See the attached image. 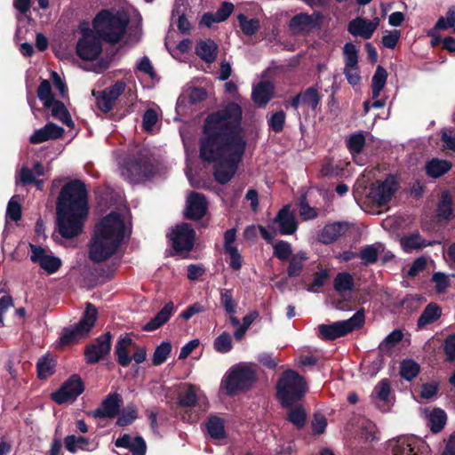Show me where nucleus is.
Wrapping results in <instances>:
<instances>
[{
	"instance_id": "nucleus-22",
	"label": "nucleus",
	"mask_w": 455,
	"mask_h": 455,
	"mask_svg": "<svg viewBox=\"0 0 455 455\" xmlns=\"http://www.w3.org/2000/svg\"><path fill=\"white\" fill-rule=\"evenodd\" d=\"M347 229L348 225L345 221L327 224L318 234L317 240L323 244H331L344 235Z\"/></svg>"
},
{
	"instance_id": "nucleus-46",
	"label": "nucleus",
	"mask_w": 455,
	"mask_h": 455,
	"mask_svg": "<svg viewBox=\"0 0 455 455\" xmlns=\"http://www.w3.org/2000/svg\"><path fill=\"white\" fill-rule=\"evenodd\" d=\"M345 68L358 69V50L353 43H347L343 48Z\"/></svg>"
},
{
	"instance_id": "nucleus-47",
	"label": "nucleus",
	"mask_w": 455,
	"mask_h": 455,
	"mask_svg": "<svg viewBox=\"0 0 455 455\" xmlns=\"http://www.w3.org/2000/svg\"><path fill=\"white\" fill-rule=\"evenodd\" d=\"M403 338V333L401 330L395 329L391 331L379 345V350L381 352H390L395 346L399 343Z\"/></svg>"
},
{
	"instance_id": "nucleus-58",
	"label": "nucleus",
	"mask_w": 455,
	"mask_h": 455,
	"mask_svg": "<svg viewBox=\"0 0 455 455\" xmlns=\"http://www.w3.org/2000/svg\"><path fill=\"white\" fill-rule=\"evenodd\" d=\"M22 216V210L20 204L15 200V196L12 197L7 204L6 217L12 221H19Z\"/></svg>"
},
{
	"instance_id": "nucleus-30",
	"label": "nucleus",
	"mask_w": 455,
	"mask_h": 455,
	"mask_svg": "<svg viewBox=\"0 0 455 455\" xmlns=\"http://www.w3.org/2000/svg\"><path fill=\"white\" fill-rule=\"evenodd\" d=\"M204 425L211 438L221 440L227 437L225 420L222 418L216 415H210Z\"/></svg>"
},
{
	"instance_id": "nucleus-2",
	"label": "nucleus",
	"mask_w": 455,
	"mask_h": 455,
	"mask_svg": "<svg viewBox=\"0 0 455 455\" xmlns=\"http://www.w3.org/2000/svg\"><path fill=\"white\" fill-rule=\"evenodd\" d=\"M129 19L120 13H113L108 9L100 11L92 20L91 29L87 23L80 25L82 36L76 46V55L83 60L92 61L100 55L102 52L101 40L116 44L124 37Z\"/></svg>"
},
{
	"instance_id": "nucleus-54",
	"label": "nucleus",
	"mask_w": 455,
	"mask_h": 455,
	"mask_svg": "<svg viewBox=\"0 0 455 455\" xmlns=\"http://www.w3.org/2000/svg\"><path fill=\"white\" fill-rule=\"evenodd\" d=\"M214 349L221 354H226L233 348L232 338L229 333L223 332L219 335L213 343Z\"/></svg>"
},
{
	"instance_id": "nucleus-34",
	"label": "nucleus",
	"mask_w": 455,
	"mask_h": 455,
	"mask_svg": "<svg viewBox=\"0 0 455 455\" xmlns=\"http://www.w3.org/2000/svg\"><path fill=\"white\" fill-rule=\"evenodd\" d=\"M453 201L448 191H443L436 206V217L439 220H451L453 209Z\"/></svg>"
},
{
	"instance_id": "nucleus-59",
	"label": "nucleus",
	"mask_w": 455,
	"mask_h": 455,
	"mask_svg": "<svg viewBox=\"0 0 455 455\" xmlns=\"http://www.w3.org/2000/svg\"><path fill=\"white\" fill-rule=\"evenodd\" d=\"M432 282L435 283V291L439 294L444 292L450 285L448 276L442 272L434 273Z\"/></svg>"
},
{
	"instance_id": "nucleus-62",
	"label": "nucleus",
	"mask_w": 455,
	"mask_h": 455,
	"mask_svg": "<svg viewBox=\"0 0 455 455\" xmlns=\"http://www.w3.org/2000/svg\"><path fill=\"white\" fill-rule=\"evenodd\" d=\"M158 121V116L156 110L148 108L145 111L142 117V126L146 132L151 131Z\"/></svg>"
},
{
	"instance_id": "nucleus-57",
	"label": "nucleus",
	"mask_w": 455,
	"mask_h": 455,
	"mask_svg": "<svg viewBox=\"0 0 455 455\" xmlns=\"http://www.w3.org/2000/svg\"><path fill=\"white\" fill-rule=\"evenodd\" d=\"M455 26V6L448 9L446 18L440 17L436 21L434 29L443 30Z\"/></svg>"
},
{
	"instance_id": "nucleus-3",
	"label": "nucleus",
	"mask_w": 455,
	"mask_h": 455,
	"mask_svg": "<svg viewBox=\"0 0 455 455\" xmlns=\"http://www.w3.org/2000/svg\"><path fill=\"white\" fill-rule=\"evenodd\" d=\"M124 236V222L116 212L100 220L95 226L89 244V259L101 263L111 258L117 251Z\"/></svg>"
},
{
	"instance_id": "nucleus-36",
	"label": "nucleus",
	"mask_w": 455,
	"mask_h": 455,
	"mask_svg": "<svg viewBox=\"0 0 455 455\" xmlns=\"http://www.w3.org/2000/svg\"><path fill=\"white\" fill-rule=\"evenodd\" d=\"M308 259L307 253L304 251H299L296 254H293L289 262L287 267V275L289 277H298L300 275L304 263Z\"/></svg>"
},
{
	"instance_id": "nucleus-25",
	"label": "nucleus",
	"mask_w": 455,
	"mask_h": 455,
	"mask_svg": "<svg viewBox=\"0 0 455 455\" xmlns=\"http://www.w3.org/2000/svg\"><path fill=\"white\" fill-rule=\"evenodd\" d=\"M348 334L342 321L334 322L331 324L318 325V337L326 341L334 340Z\"/></svg>"
},
{
	"instance_id": "nucleus-38",
	"label": "nucleus",
	"mask_w": 455,
	"mask_h": 455,
	"mask_svg": "<svg viewBox=\"0 0 455 455\" xmlns=\"http://www.w3.org/2000/svg\"><path fill=\"white\" fill-rule=\"evenodd\" d=\"M387 79V70L379 65L371 79V94L372 99H378L381 91L384 89Z\"/></svg>"
},
{
	"instance_id": "nucleus-26",
	"label": "nucleus",
	"mask_w": 455,
	"mask_h": 455,
	"mask_svg": "<svg viewBox=\"0 0 455 455\" xmlns=\"http://www.w3.org/2000/svg\"><path fill=\"white\" fill-rule=\"evenodd\" d=\"M174 309L173 302H167L164 307L142 327V330L144 331H153L157 330L169 321L174 312Z\"/></svg>"
},
{
	"instance_id": "nucleus-42",
	"label": "nucleus",
	"mask_w": 455,
	"mask_h": 455,
	"mask_svg": "<svg viewBox=\"0 0 455 455\" xmlns=\"http://www.w3.org/2000/svg\"><path fill=\"white\" fill-rule=\"evenodd\" d=\"M220 304L225 311L229 315L235 314L237 302L234 299L233 289H220Z\"/></svg>"
},
{
	"instance_id": "nucleus-32",
	"label": "nucleus",
	"mask_w": 455,
	"mask_h": 455,
	"mask_svg": "<svg viewBox=\"0 0 455 455\" xmlns=\"http://www.w3.org/2000/svg\"><path fill=\"white\" fill-rule=\"evenodd\" d=\"M451 163L448 160L433 158L425 166L426 173L433 179L443 176L451 169Z\"/></svg>"
},
{
	"instance_id": "nucleus-13",
	"label": "nucleus",
	"mask_w": 455,
	"mask_h": 455,
	"mask_svg": "<svg viewBox=\"0 0 455 455\" xmlns=\"http://www.w3.org/2000/svg\"><path fill=\"white\" fill-rule=\"evenodd\" d=\"M125 89L126 83L123 80H119L102 91H93L92 95L96 99L98 108L103 113H108L112 110L115 102L124 92Z\"/></svg>"
},
{
	"instance_id": "nucleus-29",
	"label": "nucleus",
	"mask_w": 455,
	"mask_h": 455,
	"mask_svg": "<svg viewBox=\"0 0 455 455\" xmlns=\"http://www.w3.org/2000/svg\"><path fill=\"white\" fill-rule=\"evenodd\" d=\"M274 93V86L268 81L259 82L252 90V100L259 106H264L270 101Z\"/></svg>"
},
{
	"instance_id": "nucleus-45",
	"label": "nucleus",
	"mask_w": 455,
	"mask_h": 455,
	"mask_svg": "<svg viewBox=\"0 0 455 455\" xmlns=\"http://www.w3.org/2000/svg\"><path fill=\"white\" fill-rule=\"evenodd\" d=\"M242 32L246 36H252L259 29V20L256 18L248 19L244 14L237 15Z\"/></svg>"
},
{
	"instance_id": "nucleus-60",
	"label": "nucleus",
	"mask_w": 455,
	"mask_h": 455,
	"mask_svg": "<svg viewBox=\"0 0 455 455\" xmlns=\"http://www.w3.org/2000/svg\"><path fill=\"white\" fill-rule=\"evenodd\" d=\"M415 454L411 444L405 438H399L393 447V455H411Z\"/></svg>"
},
{
	"instance_id": "nucleus-8",
	"label": "nucleus",
	"mask_w": 455,
	"mask_h": 455,
	"mask_svg": "<svg viewBox=\"0 0 455 455\" xmlns=\"http://www.w3.org/2000/svg\"><path fill=\"white\" fill-rule=\"evenodd\" d=\"M399 188L395 175L388 174L383 181L372 182L366 193V197L378 207L387 205Z\"/></svg>"
},
{
	"instance_id": "nucleus-55",
	"label": "nucleus",
	"mask_w": 455,
	"mask_h": 455,
	"mask_svg": "<svg viewBox=\"0 0 455 455\" xmlns=\"http://www.w3.org/2000/svg\"><path fill=\"white\" fill-rule=\"evenodd\" d=\"M365 145V138L363 133L352 134L347 140V148L352 154L362 153Z\"/></svg>"
},
{
	"instance_id": "nucleus-1",
	"label": "nucleus",
	"mask_w": 455,
	"mask_h": 455,
	"mask_svg": "<svg viewBox=\"0 0 455 455\" xmlns=\"http://www.w3.org/2000/svg\"><path fill=\"white\" fill-rule=\"evenodd\" d=\"M242 117L241 106L230 101L209 114L202 127L199 157L204 163L215 164L213 177L221 185L234 178L246 149Z\"/></svg>"
},
{
	"instance_id": "nucleus-51",
	"label": "nucleus",
	"mask_w": 455,
	"mask_h": 455,
	"mask_svg": "<svg viewBox=\"0 0 455 455\" xmlns=\"http://www.w3.org/2000/svg\"><path fill=\"white\" fill-rule=\"evenodd\" d=\"M286 120V114L283 110H278L273 113L267 119V125L275 133H280L283 131Z\"/></svg>"
},
{
	"instance_id": "nucleus-31",
	"label": "nucleus",
	"mask_w": 455,
	"mask_h": 455,
	"mask_svg": "<svg viewBox=\"0 0 455 455\" xmlns=\"http://www.w3.org/2000/svg\"><path fill=\"white\" fill-rule=\"evenodd\" d=\"M287 409L286 420L291 423L298 430H301L307 423V412L302 404L296 403Z\"/></svg>"
},
{
	"instance_id": "nucleus-27",
	"label": "nucleus",
	"mask_w": 455,
	"mask_h": 455,
	"mask_svg": "<svg viewBox=\"0 0 455 455\" xmlns=\"http://www.w3.org/2000/svg\"><path fill=\"white\" fill-rule=\"evenodd\" d=\"M401 246L405 252H411L413 250H421L427 246L439 243L438 241H427L423 239L419 232L404 235L400 240Z\"/></svg>"
},
{
	"instance_id": "nucleus-15",
	"label": "nucleus",
	"mask_w": 455,
	"mask_h": 455,
	"mask_svg": "<svg viewBox=\"0 0 455 455\" xmlns=\"http://www.w3.org/2000/svg\"><path fill=\"white\" fill-rule=\"evenodd\" d=\"M122 403L120 394L110 393L101 401L97 409L88 411L87 415L93 419H115L120 412Z\"/></svg>"
},
{
	"instance_id": "nucleus-23",
	"label": "nucleus",
	"mask_w": 455,
	"mask_h": 455,
	"mask_svg": "<svg viewBox=\"0 0 455 455\" xmlns=\"http://www.w3.org/2000/svg\"><path fill=\"white\" fill-rule=\"evenodd\" d=\"M133 346H135V342L128 334L119 337L115 346V355L119 365L127 367L131 363L132 357L129 354V349L133 347Z\"/></svg>"
},
{
	"instance_id": "nucleus-19",
	"label": "nucleus",
	"mask_w": 455,
	"mask_h": 455,
	"mask_svg": "<svg viewBox=\"0 0 455 455\" xmlns=\"http://www.w3.org/2000/svg\"><path fill=\"white\" fill-rule=\"evenodd\" d=\"M273 224L279 225V232L283 235H292L298 228V223L293 213L291 212L290 205H283L272 220Z\"/></svg>"
},
{
	"instance_id": "nucleus-56",
	"label": "nucleus",
	"mask_w": 455,
	"mask_h": 455,
	"mask_svg": "<svg viewBox=\"0 0 455 455\" xmlns=\"http://www.w3.org/2000/svg\"><path fill=\"white\" fill-rule=\"evenodd\" d=\"M329 278V270L326 268L315 272L312 283L307 287V291L316 292L317 289L323 287Z\"/></svg>"
},
{
	"instance_id": "nucleus-44",
	"label": "nucleus",
	"mask_w": 455,
	"mask_h": 455,
	"mask_svg": "<svg viewBox=\"0 0 455 455\" xmlns=\"http://www.w3.org/2000/svg\"><path fill=\"white\" fill-rule=\"evenodd\" d=\"M300 95H302L301 104L307 105L312 110L317 108L321 101V95L316 87H308L304 92H300Z\"/></svg>"
},
{
	"instance_id": "nucleus-43",
	"label": "nucleus",
	"mask_w": 455,
	"mask_h": 455,
	"mask_svg": "<svg viewBox=\"0 0 455 455\" xmlns=\"http://www.w3.org/2000/svg\"><path fill=\"white\" fill-rule=\"evenodd\" d=\"M446 420L447 415L443 410L434 409L429 418L431 432L435 434L441 432L446 424Z\"/></svg>"
},
{
	"instance_id": "nucleus-10",
	"label": "nucleus",
	"mask_w": 455,
	"mask_h": 455,
	"mask_svg": "<svg viewBox=\"0 0 455 455\" xmlns=\"http://www.w3.org/2000/svg\"><path fill=\"white\" fill-rule=\"evenodd\" d=\"M125 169L130 182L134 184L144 182L156 173V166L151 157L142 153H139L135 158L128 161Z\"/></svg>"
},
{
	"instance_id": "nucleus-20",
	"label": "nucleus",
	"mask_w": 455,
	"mask_h": 455,
	"mask_svg": "<svg viewBox=\"0 0 455 455\" xmlns=\"http://www.w3.org/2000/svg\"><path fill=\"white\" fill-rule=\"evenodd\" d=\"M64 129L54 123H47L44 127L36 130L29 137V142L36 145L47 140H54L61 138L64 134Z\"/></svg>"
},
{
	"instance_id": "nucleus-63",
	"label": "nucleus",
	"mask_w": 455,
	"mask_h": 455,
	"mask_svg": "<svg viewBox=\"0 0 455 455\" xmlns=\"http://www.w3.org/2000/svg\"><path fill=\"white\" fill-rule=\"evenodd\" d=\"M443 351L446 355V361H455V334L446 338L443 344Z\"/></svg>"
},
{
	"instance_id": "nucleus-11",
	"label": "nucleus",
	"mask_w": 455,
	"mask_h": 455,
	"mask_svg": "<svg viewBox=\"0 0 455 455\" xmlns=\"http://www.w3.org/2000/svg\"><path fill=\"white\" fill-rule=\"evenodd\" d=\"M84 383L78 374H72L58 390L51 394V399L58 404L73 403L84 393Z\"/></svg>"
},
{
	"instance_id": "nucleus-9",
	"label": "nucleus",
	"mask_w": 455,
	"mask_h": 455,
	"mask_svg": "<svg viewBox=\"0 0 455 455\" xmlns=\"http://www.w3.org/2000/svg\"><path fill=\"white\" fill-rule=\"evenodd\" d=\"M56 224L61 237L71 239L82 234L87 215H84L83 212L68 211H56Z\"/></svg>"
},
{
	"instance_id": "nucleus-49",
	"label": "nucleus",
	"mask_w": 455,
	"mask_h": 455,
	"mask_svg": "<svg viewBox=\"0 0 455 455\" xmlns=\"http://www.w3.org/2000/svg\"><path fill=\"white\" fill-rule=\"evenodd\" d=\"M37 96L43 101L44 107L49 108L50 104L55 100L52 91L51 84L48 80L43 79L37 88Z\"/></svg>"
},
{
	"instance_id": "nucleus-28",
	"label": "nucleus",
	"mask_w": 455,
	"mask_h": 455,
	"mask_svg": "<svg viewBox=\"0 0 455 455\" xmlns=\"http://www.w3.org/2000/svg\"><path fill=\"white\" fill-rule=\"evenodd\" d=\"M196 54L205 63H213L218 56V45L212 39L200 40L196 45Z\"/></svg>"
},
{
	"instance_id": "nucleus-21",
	"label": "nucleus",
	"mask_w": 455,
	"mask_h": 455,
	"mask_svg": "<svg viewBox=\"0 0 455 455\" xmlns=\"http://www.w3.org/2000/svg\"><path fill=\"white\" fill-rule=\"evenodd\" d=\"M377 27L378 23L357 17L349 21L347 25V31L354 36H361L363 39H370L377 29Z\"/></svg>"
},
{
	"instance_id": "nucleus-48",
	"label": "nucleus",
	"mask_w": 455,
	"mask_h": 455,
	"mask_svg": "<svg viewBox=\"0 0 455 455\" xmlns=\"http://www.w3.org/2000/svg\"><path fill=\"white\" fill-rule=\"evenodd\" d=\"M172 352V344L167 341L162 342L157 346L154 351L152 357V364L159 366L163 364L168 358Z\"/></svg>"
},
{
	"instance_id": "nucleus-52",
	"label": "nucleus",
	"mask_w": 455,
	"mask_h": 455,
	"mask_svg": "<svg viewBox=\"0 0 455 455\" xmlns=\"http://www.w3.org/2000/svg\"><path fill=\"white\" fill-rule=\"evenodd\" d=\"M358 254L364 266L372 265L378 261L379 251L374 245L363 247Z\"/></svg>"
},
{
	"instance_id": "nucleus-33",
	"label": "nucleus",
	"mask_w": 455,
	"mask_h": 455,
	"mask_svg": "<svg viewBox=\"0 0 455 455\" xmlns=\"http://www.w3.org/2000/svg\"><path fill=\"white\" fill-rule=\"evenodd\" d=\"M333 289L339 295L354 291L355 281L353 275L349 272H339L333 280Z\"/></svg>"
},
{
	"instance_id": "nucleus-7",
	"label": "nucleus",
	"mask_w": 455,
	"mask_h": 455,
	"mask_svg": "<svg viewBox=\"0 0 455 455\" xmlns=\"http://www.w3.org/2000/svg\"><path fill=\"white\" fill-rule=\"evenodd\" d=\"M98 319V310L94 305L86 303L85 310L79 322L72 328L63 329L60 337V345L68 346L86 338Z\"/></svg>"
},
{
	"instance_id": "nucleus-64",
	"label": "nucleus",
	"mask_w": 455,
	"mask_h": 455,
	"mask_svg": "<svg viewBox=\"0 0 455 455\" xmlns=\"http://www.w3.org/2000/svg\"><path fill=\"white\" fill-rule=\"evenodd\" d=\"M129 450L132 455H145L147 451L145 440L140 435L135 436Z\"/></svg>"
},
{
	"instance_id": "nucleus-5",
	"label": "nucleus",
	"mask_w": 455,
	"mask_h": 455,
	"mask_svg": "<svg viewBox=\"0 0 455 455\" xmlns=\"http://www.w3.org/2000/svg\"><path fill=\"white\" fill-rule=\"evenodd\" d=\"M258 381L256 370L248 363H237L231 366L223 376L220 388L228 396L233 397L251 390Z\"/></svg>"
},
{
	"instance_id": "nucleus-37",
	"label": "nucleus",
	"mask_w": 455,
	"mask_h": 455,
	"mask_svg": "<svg viewBox=\"0 0 455 455\" xmlns=\"http://www.w3.org/2000/svg\"><path fill=\"white\" fill-rule=\"evenodd\" d=\"M57 363L52 357L42 356L36 363V373L39 379H47L55 373Z\"/></svg>"
},
{
	"instance_id": "nucleus-40",
	"label": "nucleus",
	"mask_w": 455,
	"mask_h": 455,
	"mask_svg": "<svg viewBox=\"0 0 455 455\" xmlns=\"http://www.w3.org/2000/svg\"><path fill=\"white\" fill-rule=\"evenodd\" d=\"M198 397L194 385H188L185 391L178 395V404L180 407H195L197 404Z\"/></svg>"
},
{
	"instance_id": "nucleus-17",
	"label": "nucleus",
	"mask_w": 455,
	"mask_h": 455,
	"mask_svg": "<svg viewBox=\"0 0 455 455\" xmlns=\"http://www.w3.org/2000/svg\"><path fill=\"white\" fill-rule=\"evenodd\" d=\"M208 203L204 194L192 191L188 199L184 216L187 220H199L207 212Z\"/></svg>"
},
{
	"instance_id": "nucleus-50",
	"label": "nucleus",
	"mask_w": 455,
	"mask_h": 455,
	"mask_svg": "<svg viewBox=\"0 0 455 455\" xmlns=\"http://www.w3.org/2000/svg\"><path fill=\"white\" fill-rule=\"evenodd\" d=\"M364 322L365 315L363 308L358 309L348 320L342 321L347 333L362 328Z\"/></svg>"
},
{
	"instance_id": "nucleus-61",
	"label": "nucleus",
	"mask_w": 455,
	"mask_h": 455,
	"mask_svg": "<svg viewBox=\"0 0 455 455\" xmlns=\"http://www.w3.org/2000/svg\"><path fill=\"white\" fill-rule=\"evenodd\" d=\"M230 258L229 260V267L233 271H239L243 266V258L240 254L237 247L236 248H229L228 250L225 251Z\"/></svg>"
},
{
	"instance_id": "nucleus-18",
	"label": "nucleus",
	"mask_w": 455,
	"mask_h": 455,
	"mask_svg": "<svg viewBox=\"0 0 455 455\" xmlns=\"http://www.w3.org/2000/svg\"><path fill=\"white\" fill-rule=\"evenodd\" d=\"M29 248L30 259L33 263L38 264L48 274H53L60 269L61 260L58 257L47 255L45 250L38 245L29 243Z\"/></svg>"
},
{
	"instance_id": "nucleus-39",
	"label": "nucleus",
	"mask_w": 455,
	"mask_h": 455,
	"mask_svg": "<svg viewBox=\"0 0 455 455\" xmlns=\"http://www.w3.org/2000/svg\"><path fill=\"white\" fill-rule=\"evenodd\" d=\"M138 418V409L133 403L127 404L118 414L116 424L118 427L132 425Z\"/></svg>"
},
{
	"instance_id": "nucleus-4",
	"label": "nucleus",
	"mask_w": 455,
	"mask_h": 455,
	"mask_svg": "<svg viewBox=\"0 0 455 455\" xmlns=\"http://www.w3.org/2000/svg\"><path fill=\"white\" fill-rule=\"evenodd\" d=\"M275 388L281 407H291L304 398L308 387L302 375L295 370L288 369L280 375Z\"/></svg>"
},
{
	"instance_id": "nucleus-53",
	"label": "nucleus",
	"mask_w": 455,
	"mask_h": 455,
	"mask_svg": "<svg viewBox=\"0 0 455 455\" xmlns=\"http://www.w3.org/2000/svg\"><path fill=\"white\" fill-rule=\"evenodd\" d=\"M273 249L274 256L282 261L287 260L292 256L291 245L286 241H278Z\"/></svg>"
},
{
	"instance_id": "nucleus-16",
	"label": "nucleus",
	"mask_w": 455,
	"mask_h": 455,
	"mask_svg": "<svg viewBox=\"0 0 455 455\" xmlns=\"http://www.w3.org/2000/svg\"><path fill=\"white\" fill-rule=\"evenodd\" d=\"M112 335L109 331L98 337L94 343L84 348V358L87 363L94 364L104 358L111 349Z\"/></svg>"
},
{
	"instance_id": "nucleus-6",
	"label": "nucleus",
	"mask_w": 455,
	"mask_h": 455,
	"mask_svg": "<svg viewBox=\"0 0 455 455\" xmlns=\"http://www.w3.org/2000/svg\"><path fill=\"white\" fill-rule=\"evenodd\" d=\"M56 211L78 212L88 215V193L82 180H74L62 187L57 198Z\"/></svg>"
},
{
	"instance_id": "nucleus-41",
	"label": "nucleus",
	"mask_w": 455,
	"mask_h": 455,
	"mask_svg": "<svg viewBox=\"0 0 455 455\" xmlns=\"http://www.w3.org/2000/svg\"><path fill=\"white\" fill-rule=\"evenodd\" d=\"M420 366L412 359H405L400 365V375L403 379L411 381L418 376Z\"/></svg>"
},
{
	"instance_id": "nucleus-14",
	"label": "nucleus",
	"mask_w": 455,
	"mask_h": 455,
	"mask_svg": "<svg viewBox=\"0 0 455 455\" xmlns=\"http://www.w3.org/2000/svg\"><path fill=\"white\" fill-rule=\"evenodd\" d=\"M196 232L189 223L176 226L172 231V245L176 254L189 252L195 243Z\"/></svg>"
},
{
	"instance_id": "nucleus-24",
	"label": "nucleus",
	"mask_w": 455,
	"mask_h": 455,
	"mask_svg": "<svg viewBox=\"0 0 455 455\" xmlns=\"http://www.w3.org/2000/svg\"><path fill=\"white\" fill-rule=\"evenodd\" d=\"M443 315V309L440 305L435 302L428 303L419 317L417 320V327L419 330L425 329L427 325H430L438 321Z\"/></svg>"
},
{
	"instance_id": "nucleus-12",
	"label": "nucleus",
	"mask_w": 455,
	"mask_h": 455,
	"mask_svg": "<svg viewBox=\"0 0 455 455\" xmlns=\"http://www.w3.org/2000/svg\"><path fill=\"white\" fill-rule=\"evenodd\" d=\"M323 15L319 11H315L312 14L300 12L294 15L289 22V29L292 35L308 34L314 30L320 29L322 27Z\"/></svg>"
},
{
	"instance_id": "nucleus-35",
	"label": "nucleus",
	"mask_w": 455,
	"mask_h": 455,
	"mask_svg": "<svg viewBox=\"0 0 455 455\" xmlns=\"http://www.w3.org/2000/svg\"><path fill=\"white\" fill-rule=\"evenodd\" d=\"M50 108H52V116L60 120L62 124L67 125L68 127H74V122L71 118V116L66 108L65 104L58 100H53L50 104Z\"/></svg>"
}]
</instances>
